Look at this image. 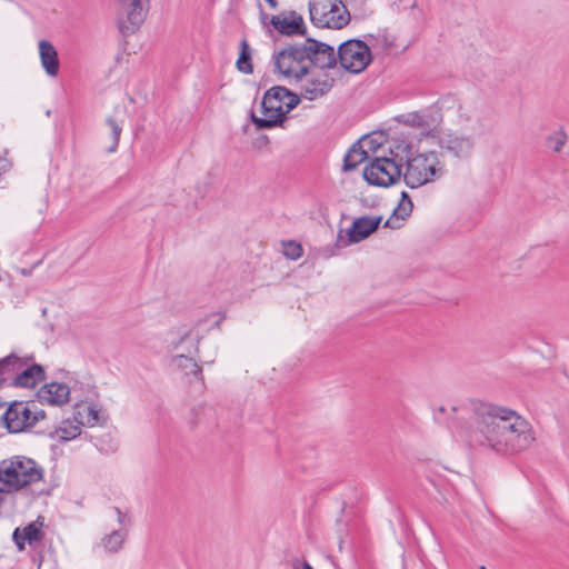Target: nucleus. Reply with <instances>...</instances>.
Returning <instances> with one entry per match:
<instances>
[{
	"label": "nucleus",
	"mask_w": 569,
	"mask_h": 569,
	"mask_svg": "<svg viewBox=\"0 0 569 569\" xmlns=\"http://www.w3.org/2000/svg\"><path fill=\"white\" fill-rule=\"evenodd\" d=\"M469 441L500 455H513L536 440L531 425L515 410L482 405L476 411L475 429Z\"/></svg>",
	"instance_id": "f257e3e1"
},
{
	"label": "nucleus",
	"mask_w": 569,
	"mask_h": 569,
	"mask_svg": "<svg viewBox=\"0 0 569 569\" xmlns=\"http://www.w3.org/2000/svg\"><path fill=\"white\" fill-rule=\"evenodd\" d=\"M274 71L296 81L305 76L311 66L336 68L337 59L333 47L308 38L303 42L290 43L272 56Z\"/></svg>",
	"instance_id": "f03ea898"
},
{
	"label": "nucleus",
	"mask_w": 569,
	"mask_h": 569,
	"mask_svg": "<svg viewBox=\"0 0 569 569\" xmlns=\"http://www.w3.org/2000/svg\"><path fill=\"white\" fill-rule=\"evenodd\" d=\"M456 128L441 129L436 143L443 154L456 160H467L473 154L478 137L482 133V123L466 108L456 110Z\"/></svg>",
	"instance_id": "7ed1b4c3"
},
{
	"label": "nucleus",
	"mask_w": 569,
	"mask_h": 569,
	"mask_svg": "<svg viewBox=\"0 0 569 569\" xmlns=\"http://www.w3.org/2000/svg\"><path fill=\"white\" fill-rule=\"evenodd\" d=\"M199 340L198 331L189 326H182L169 333V348L172 352H177L171 357L170 366L188 378L189 382L194 379L202 380V370L191 357L198 351Z\"/></svg>",
	"instance_id": "20e7f679"
},
{
	"label": "nucleus",
	"mask_w": 569,
	"mask_h": 569,
	"mask_svg": "<svg viewBox=\"0 0 569 569\" xmlns=\"http://www.w3.org/2000/svg\"><path fill=\"white\" fill-rule=\"evenodd\" d=\"M300 102V97L284 87L274 86L266 91L261 101V117L251 113L257 130L283 127L287 114Z\"/></svg>",
	"instance_id": "39448f33"
},
{
	"label": "nucleus",
	"mask_w": 569,
	"mask_h": 569,
	"mask_svg": "<svg viewBox=\"0 0 569 569\" xmlns=\"http://www.w3.org/2000/svg\"><path fill=\"white\" fill-rule=\"evenodd\" d=\"M445 164L437 151L417 153L407 159L403 180L410 188H419L441 178Z\"/></svg>",
	"instance_id": "423d86ee"
},
{
	"label": "nucleus",
	"mask_w": 569,
	"mask_h": 569,
	"mask_svg": "<svg viewBox=\"0 0 569 569\" xmlns=\"http://www.w3.org/2000/svg\"><path fill=\"white\" fill-rule=\"evenodd\" d=\"M312 23L320 28L342 29L350 22V13L342 0H310Z\"/></svg>",
	"instance_id": "0eeeda50"
},
{
	"label": "nucleus",
	"mask_w": 569,
	"mask_h": 569,
	"mask_svg": "<svg viewBox=\"0 0 569 569\" xmlns=\"http://www.w3.org/2000/svg\"><path fill=\"white\" fill-rule=\"evenodd\" d=\"M336 59L342 69L351 73H360L370 64L372 56L367 42L351 39L339 46Z\"/></svg>",
	"instance_id": "6e6552de"
},
{
	"label": "nucleus",
	"mask_w": 569,
	"mask_h": 569,
	"mask_svg": "<svg viewBox=\"0 0 569 569\" xmlns=\"http://www.w3.org/2000/svg\"><path fill=\"white\" fill-rule=\"evenodd\" d=\"M401 176V164L395 158L375 157L363 170L368 183L378 187L393 184Z\"/></svg>",
	"instance_id": "1a4fd4ad"
},
{
	"label": "nucleus",
	"mask_w": 569,
	"mask_h": 569,
	"mask_svg": "<svg viewBox=\"0 0 569 569\" xmlns=\"http://www.w3.org/2000/svg\"><path fill=\"white\" fill-rule=\"evenodd\" d=\"M330 68L311 66L305 76L295 82L299 86L301 97L316 100L327 94L333 87L335 79L328 73Z\"/></svg>",
	"instance_id": "9d476101"
},
{
	"label": "nucleus",
	"mask_w": 569,
	"mask_h": 569,
	"mask_svg": "<svg viewBox=\"0 0 569 569\" xmlns=\"http://www.w3.org/2000/svg\"><path fill=\"white\" fill-rule=\"evenodd\" d=\"M7 358H13L14 363L8 368V378L14 376L12 385L22 388H34L39 382L44 380L43 368L39 365H28L16 355H9Z\"/></svg>",
	"instance_id": "9b49d317"
},
{
	"label": "nucleus",
	"mask_w": 569,
	"mask_h": 569,
	"mask_svg": "<svg viewBox=\"0 0 569 569\" xmlns=\"http://www.w3.org/2000/svg\"><path fill=\"white\" fill-rule=\"evenodd\" d=\"M401 122L419 129L422 137L436 139L442 118L438 111L425 109L402 114Z\"/></svg>",
	"instance_id": "f8f14e48"
},
{
	"label": "nucleus",
	"mask_w": 569,
	"mask_h": 569,
	"mask_svg": "<svg viewBox=\"0 0 569 569\" xmlns=\"http://www.w3.org/2000/svg\"><path fill=\"white\" fill-rule=\"evenodd\" d=\"M4 423L10 432H20L38 422L37 412H32L26 402H13L3 415Z\"/></svg>",
	"instance_id": "ddd939ff"
},
{
	"label": "nucleus",
	"mask_w": 569,
	"mask_h": 569,
	"mask_svg": "<svg viewBox=\"0 0 569 569\" xmlns=\"http://www.w3.org/2000/svg\"><path fill=\"white\" fill-rule=\"evenodd\" d=\"M382 217L380 216H365L357 218L347 231L348 240L343 243V246L349 243H358L368 238L378 229Z\"/></svg>",
	"instance_id": "4468645a"
},
{
	"label": "nucleus",
	"mask_w": 569,
	"mask_h": 569,
	"mask_svg": "<svg viewBox=\"0 0 569 569\" xmlns=\"http://www.w3.org/2000/svg\"><path fill=\"white\" fill-rule=\"evenodd\" d=\"M271 24L281 34L297 36L305 33L303 19L295 11L272 16Z\"/></svg>",
	"instance_id": "2eb2a0df"
},
{
	"label": "nucleus",
	"mask_w": 569,
	"mask_h": 569,
	"mask_svg": "<svg viewBox=\"0 0 569 569\" xmlns=\"http://www.w3.org/2000/svg\"><path fill=\"white\" fill-rule=\"evenodd\" d=\"M38 52L40 64L46 74L50 78H56L59 74L60 61L54 46L50 41L42 39L38 42Z\"/></svg>",
	"instance_id": "dca6fc26"
},
{
	"label": "nucleus",
	"mask_w": 569,
	"mask_h": 569,
	"mask_svg": "<svg viewBox=\"0 0 569 569\" xmlns=\"http://www.w3.org/2000/svg\"><path fill=\"white\" fill-rule=\"evenodd\" d=\"M70 389L64 383H47L38 392L41 402L53 406H61L69 399Z\"/></svg>",
	"instance_id": "f3484780"
},
{
	"label": "nucleus",
	"mask_w": 569,
	"mask_h": 569,
	"mask_svg": "<svg viewBox=\"0 0 569 569\" xmlns=\"http://www.w3.org/2000/svg\"><path fill=\"white\" fill-rule=\"evenodd\" d=\"M120 12L127 17L128 32H133L144 19L142 0H119Z\"/></svg>",
	"instance_id": "a211bd4d"
},
{
	"label": "nucleus",
	"mask_w": 569,
	"mask_h": 569,
	"mask_svg": "<svg viewBox=\"0 0 569 569\" xmlns=\"http://www.w3.org/2000/svg\"><path fill=\"white\" fill-rule=\"evenodd\" d=\"M362 144H367L369 150H375L373 140L370 138H363L361 141L355 143L345 156V171L356 169L360 163L368 159V151L363 149Z\"/></svg>",
	"instance_id": "6ab92c4d"
},
{
	"label": "nucleus",
	"mask_w": 569,
	"mask_h": 569,
	"mask_svg": "<svg viewBox=\"0 0 569 569\" xmlns=\"http://www.w3.org/2000/svg\"><path fill=\"white\" fill-rule=\"evenodd\" d=\"M74 418L79 425L93 427L104 421L101 410L93 403L76 406Z\"/></svg>",
	"instance_id": "aec40b11"
},
{
	"label": "nucleus",
	"mask_w": 569,
	"mask_h": 569,
	"mask_svg": "<svg viewBox=\"0 0 569 569\" xmlns=\"http://www.w3.org/2000/svg\"><path fill=\"white\" fill-rule=\"evenodd\" d=\"M41 525L37 522L29 523L23 529L17 528L13 531L12 538L16 542L19 550L24 549V543L29 542L30 545L42 539Z\"/></svg>",
	"instance_id": "412c9836"
},
{
	"label": "nucleus",
	"mask_w": 569,
	"mask_h": 569,
	"mask_svg": "<svg viewBox=\"0 0 569 569\" xmlns=\"http://www.w3.org/2000/svg\"><path fill=\"white\" fill-rule=\"evenodd\" d=\"M402 198L399 206L395 209L393 214L385 222L386 228H400V220H405L412 211V202L406 192L401 193Z\"/></svg>",
	"instance_id": "4be33fe9"
},
{
	"label": "nucleus",
	"mask_w": 569,
	"mask_h": 569,
	"mask_svg": "<svg viewBox=\"0 0 569 569\" xmlns=\"http://www.w3.org/2000/svg\"><path fill=\"white\" fill-rule=\"evenodd\" d=\"M366 41L369 48L389 50L395 46V38L386 31H378L376 34H367Z\"/></svg>",
	"instance_id": "5701e85b"
},
{
	"label": "nucleus",
	"mask_w": 569,
	"mask_h": 569,
	"mask_svg": "<svg viewBox=\"0 0 569 569\" xmlns=\"http://www.w3.org/2000/svg\"><path fill=\"white\" fill-rule=\"evenodd\" d=\"M240 48L241 50L237 60V68L240 72L250 74L253 71V67L251 63V52L248 42L242 40L240 42Z\"/></svg>",
	"instance_id": "b1692460"
},
{
	"label": "nucleus",
	"mask_w": 569,
	"mask_h": 569,
	"mask_svg": "<svg viewBox=\"0 0 569 569\" xmlns=\"http://www.w3.org/2000/svg\"><path fill=\"white\" fill-rule=\"evenodd\" d=\"M126 533L123 531L114 530L110 535H107L101 543L106 551L118 552L124 542Z\"/></svg>",
	"instance_id": "393cba45"
},
{
	"label": "nucleus",
	"mask_w": 569,
	"mask_h": 569,
	"mask_svg": "<svg viewBox=\"0 0 569 569\" xmlns=\"http://www.w3.org/2000/svg\"><path fill=\"white\" fill-rule=\"evenodd\" d=\"M58 436L62 440H71L80 435V427L78 425H73L71 422H63L62 426L58 429Z\"/></svg>",
	"instance_id": "a878e982"
},
{
	"label": "nucleus",
	"mask_w": 569,
	"mask_h": 569,
	"mask_svg": "<svg viewBox=\"0 0 569 569\" xmlns=\"http://www.w3.org/2000/svg\"><path fill=\"white\" fill-rule=\"evenodd\" d=\"M567 136L563 131H558L548 137L547 144L555 152H559L566 144Z\"/></svg>",
	"instance_id": "bb28decb"
},
{
	"label": "nucleus",
	"mask_w": 569,
	"mask_h": 569,
	"mask_svg": "<svg viewBox=\"0 0 569 569\" xmlns=\"http://www.w3.org/2000/svg\"><path fill=\"white\" fill-rule=\"evenodd\" d=\"M283 254L291 260H297L302 254V248L296 241L284 242L283 243Z\"/></svg>",
	"instance_id": "cd10ccee"
},
{
	"label": "nucleus",
	"mask_w": 569,
	"mask_h": 569,
	"mask_svg": "<svg viewBox=\"0 0 569 569\" xmlns=\"http://www.w3.org/2000/svg\"><path fill=\"white\" fill-rule=\"evenodd\" d=\"M107 123L108 126L110 127L111 131H112V137H113V143L112 146L110 147L109 151L110 152H113L116 151L117 147H118V143H119V139H120V134H121V131H122V128L116 122L114 119L112 118H108L107 119Z\"/></svg>",
	"instance_id": "c85d7f7f"
},
{
	"label": "nucleus",
	"mask_w": 569,
	"mask_h": 569,
	"mask_svg": "<svg viewBox=\"0 0 569 569\" xmlns=\"http://www.w3.org/2000/svg\"><path fill=\"white\" fill-rule=\"evenodd\" d=\"M13 358H3L0 360V385L8 379V368L14 363Z\"/></svg>",
	"instance_id": "c756f323"
},
{
	"label": "nucleus",
	"mask_w": 569,
	"mask_h": 569,
	"mask_svg": "<svg viewBox=\"0 0 569 569\" xmlns=\"http://www.w3.org/2000/svg\"><path fill=\"white\" fill-rule=\"evenodd\" d=\"M299 566H301L302 569H313L307 561L300 562L299 560H296L293 562V569H299Z\"/></svg>",
	"instance_id": "7c9ffc66"
},
{
	"label": "nucleus",
	"mask_w": 569,
	"mask_h": 569,
	"mask_svg": "<svg viewBox=\"0 0 569 569\" xmlns=\"http://www.w3.org/2000/svg\"><path fill=\"white\" fill-rule=\"evenodd\" d=\"M114 512L118 516L119 523L123 525V522H124V515L118 508H114Z\"/></svg>",
	"instance_id": "2f4dec72"
},
{
	"label": "nucleus",
	"mask_w": 569,
	"mask_h": 569,
	"mask_svg": "<svg viewBox=\"0 0 569 569\" xmlns=\"http://www.w3.org/2000/svg\"><path fill=\"white\" fill-rule=\"evenodd\" d=\"M266 1L269 3V6H270L272 9H276V8H277V6H278L277 0H266Z\"/></svg>",
	"instance_id": "473e14b6"
},
{
	"label": "nucleus",
	"mask_w": 569,
	"mask_h": 569,
	"mask_svg": "<svg viewBox=\"0 0 569 569\" xmlns=\"http://www.w3.org/2000/svg\"><path fill=\"white\" fill-rule=\"evenodd\" d=\"M37 412V416H38V421L40 419H43L44 418V412L42 410H39V411H36Z\"/></svg>",
	"instance_id": "72a5a7b5"
},
{
	"label": "nucleus",
	"mask_w": 569,
	"mask_h": 569,
	"mask_svg": "<svg viewBox=\"0 0 569 569\" xmlns=\"http://www.w3.org/2000/svg\"><path fill=\"white\" fill-rule=\"evenodd\" d=\"M438 411H439V412H441V413H443V412L446 411V409H445V407H439V408H438Z\"/></svg>",
	"instance_id": "f704fd0d"
}]
</instances>
